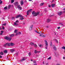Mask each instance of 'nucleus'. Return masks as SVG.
<instances>
[{
	"label": "nucleus",
	"instance_id": "29",
	"mask_svg": "<svg viewBox=\"0 0 65 65\" xmlns=\"http://www.w3.org/2000/svg\"><path fill=\"white\" fill-rule=\"evenodd\" d=\"M48 42H47L46 43H45L46 46H48Z\"/></svg>",
	"mask_w": 65,
	"mask_h": 65
},
{
	"label": "nucleus",
	"instance_id": "20",
	"mask_svg": "<svg viewBox=\"0 0 65 65\" xmlns=\"http://www.w3.org/2000/svg\"><path fill=\"white\" fill-rule=\"evenodd\" d=\"M18 4V2H17L15 3L14 5H17Z\"/></svg>",
	"mask_w": 65,
	"mask_h": 65
},
{
	"label": "nucleus",
	"instance_id": "62",
	"mask_svg": "<svg viewBox=\"0 0 65 65\" xmlns=\"http://www.w3.org/2000/svg\"><path fill=\"white\" fill-rule=\"evenodd\" d=\"M0 30H2V28L1 27H0Z\"/></svg>",
	"mask_w": 65,
	"mask_h": 65
},
{
	"label": "nucleus",
	"instance_id": "54",
	"mask_svg": "<svg viewBox=\"0 0 65 65\" xmlns=\"http://www.w3.org/2000/svg\"><path fill=\"white\" fill-rule=\"evenodd\" d=\"M58 29H59L60 28V27H58L57 28Z\"/></svg>",
	"mask_w": 65,
	"mask_h": 65
},
{
	"label": "nucleus",
	"instance_id": "17",
	"mask_svg": "<svg viewBox=\"0 0 65 65\" xmlns=\"http://www.w3.org/2000/svg\"><path fill=\"white\" fill-rule=\"evenodd\" d=\"M8 37H7V36H5V38H4V39H5L6 40H8Z\"/></svg>",
	"mask_w": 65,
	"mask_h": 65
},
{
	"label": "nucleus",
	"instance_id": "9",
	"mask_svg": "<svg viewBox=\"0 0 65 65\" xmlns=\"http://www.w3.org/2000/svg\"><path fill=\"white\" fill-rule=\"evenodd\" d=\"M8 52V51L7 50H4L3 51V52L5 54L7 53Z\"/></svg>",
	"mask_w": 65,
	"mask_h": 65
},
{
	"label": "nucleus",
	"instance_id": "4",
	"mask_svg": "<svg viewBox=\"0 0 65 65\" xmlns=\"http://www.w3.org/2000/svg\"><path fill=\"white\" fill-rule=\"evenodd\" d=\"M32 10V9H30L28 10H27V15H29V13Z\"/></svg>",
	"mask_w": 65,
	"mask_h": 65
},
{
	"label": "nucleus",
	"instance_id": "25",
	"mask_svg": "<svg viewBox=\"0 0 65 65\" xmlns=\"http://www.w3.org/2000/svg\"><path fill=\"white\" fill-rule=\"evenodd\" d=\"M14 0H11V3H12L14 2Z\"/></svg>",
	"mask_w": 65,
	"mask_h": 65
},
{
	"label": "nucleus",
	"instance_id": "19",
	"mask_svg": "<svg viewBox=\"0 0 65 65\" xmlns=\"http://www.w3.org/2000/svg\"><path fill=\"white\" fill-rule=\"evenodd\" d=\"M14 25H15V26H18V24L14 22Z\"/></svg>",
	"mask_w": 65,
	"mask_h": 65
},
{
	"label": "nucleus",
	"instance_id": "1",
	"mask_svg": "<svg viewBox=\"0 0 65 65\" xmlns=\"http://www.w3.org/2000/svg\"><path fill=\"white\" fill-rule=\"evenodd\" d=\"M14 45V44L12 43H7L4 45V46H12Z\"/></svg>",
	"mask_w": 65,
	"mask_h": 65
},
{
	"label": "nucleus",
	"instance_id": "6",
	"mask_svg": "<svg viewBox=\"0 0 65 65\" xmlns=\"http://www.w3.org/2000/svg\"><path fill=\"white\" fill-rule=\"evenodd\" d=\"M62 13V11H60L58 13V15H61Z\"/></svg>",
	"mask_w": 65,
	"mask_h": 65
},
{
	"label": "nucleus",
	"instance_id": "35",
	"mask_svg": "<svg viewBox=\"0 0 65 65\" xmlns=\"http://www.w3.org/2000/svg\"><path fill=\"white\" fill-rule=\"evenodd\" d=\"M7 8V7H5L4 8V9H5V10H6V9Z\"/></svg>",
	"mask_w": 65,
	"mask_h": 65
},
{
	"label": "nucleus",
	"instance_id": "30",
	"mask_svg": "<svg viewBox=\"0 0 65 65\" xmlns=\"http://www.w3.org/2000/svg\"><path fill=\"white\" fill-rule=\"evenodd\" d=\"M34 46L35 47H36L37 46V45L36 44H34Z\"/></svg>",
	"mask_w": 65,
	"mask_h": 65
},
{
	"label": "nucleus",
	"instance_id": "63",
	"mask_svg": "<svg viewBox=\"0 0 65 65\" xmlns=\"http://www.w3.org/2000/svg\"><path fill=\"white\" fill-rule=\"evenodd\" d=\"M57 65H61V64H57Z\"/></svg>",
	"mask_w": 65,
	"mask_h": 65
},
{
	"label": "nucleus",
	"instance_id": "23",
	"mask_svg": "<svg viewBox=\"0 0 65 65\" xmlns=\"http://www.w3.org/2000/svg\"><path fill=\"white\" fill-rule=\"evenodd\" d=\"M50 21H51V20L50 19H48L47 20V22H48H48H50Z\"/></svg>",
	"mask_w": 65,
	"mask_h": 65
},
{
	"label": "nucleus",
	"instance_id": "22",
	"mask_svg": "<svg viewBox=\"0 0 65 65\" xmlns=\"http://www.w3.org/2000/svg\"><path fill=\"white\" fill-rule=\"evenodd\" d=\"M38 53L37 50H35V54H36V53Z\"/></svg>",
	"mask_w": 65,
	"mask_h": 65
},
{
	"label": "nucleus",
	"instance_id": "7",
	"mask_svg": "<svg viewBox=\"0 0 65 65\" xmlns=\"http://www.w3.org/2000/svg\"><path fill=\"white\" fill-rule=\"evenodd\" d=\"M25 60H26L25 58H23L21 60H20V61H21V62H23V61H25Z\"/></svg>",
	"mask_w": 65,
	"mask_h": 65
},
{
	"label": "nucleus",
	"instance_id": "5",
	"mask_svg": "<svg viewBox=\"0 0 65 65\" xmlns=\"http://www.w3.org/2000/svg\"><path fill=\"white\" fill-rule=\"evenodd\" d=\"M18 8V9L20 10H22V7H21V6L19 5L17 6Z\"/></svg>",
	"mask_w": 65,
	"mask_h": 65
},
{
	"label": "nucleus",
	"instance_id": "49",
	"mask_svg": "<svg viewBox=\"0 0 65 65\" xmlns=\"http://www.w3.org/2000/svg\"><path fill=\"white\" fill-rule=\"evenodd\" d=\"M56 43H58V41L57 40H56Z\"/></svg>",
	"mask_w": 65,
	"mask_h": 65
},
{
	"label": "nucleus",
	"instance_id": "57",
	"mask_svg": "<svg viewBox=\"0 0 65 65\" xmlns=\"http://www.w3.org/2000/svg\"><path fill=\"white\" fill-rule=\"evenodd\" d=\"M16 55L17 56H18V53H17Z\"/></svg>",
	"mask_w": 65,
	"mask_h": 65
},
{
	"label": "nucleus",
	"instance_id": "47",
	"mask_svg": "<svg viewBox=\"0 0 65 65\" xmlns=\"http://www.w3.org/2000/svg\"><path fill=\"white\" fill-rule=\"evenodd\" d=\"M33 62H34V63H36V61H35V60H34V61Z\"/></svg>",
	"mask_w": 65,
	"mask_h": 65
},
{
	"label": "nucleus",
	"instance_id": "52",
	"mask_svg": "<svg viewBox=\"0 0 65 65\" xmlns=\"http://www.w3.org/2000/svg\"><path fill=\"white\" fill-rule=\"evenodd\" d=\"M17 35H18V33H17L15 35V36H17Z\"/></svg>",
	"mask_w": 65,
	"mask_h": 65
},
{
	"label": "nucleus",
	"instance_id": "11",
	"mask_svg": "<svg viewBox=\"0 0 65 65\" xmlns=\"http://www.w3.org/2000/svg\"><path fill=\"white\" fill-rule=\"evenodd\" d=\"M12 38L11 37H9L8 38V41H11V40Z\"/></svg>",
	"mask_w": 65,
	"mask_h": 65
},
{
	"label": "nucleus",
	"instance_id": "26",
	"mask_svg": "<svg viewBox=\"0 0 65 65\" xmlns=\"http://www.w3.org/2000/svg\"><path fill=\"white\" fill-rule=\"evenodd\" d=\"M17 31H18V30L15 29V30L14 31V32L15 33L17 32Z\"/></svg>",
	"mask_w": 65,
	"mask_h": 65
},
{
	"label": "nucleus",
	"instance_id": "60",
	"mask_svg": "<svg viewBox=\"0 0 65 65\" xmlns=\"http://www.w3.org/2000/svg\"><path fill=\"white\" fill-rule=\"evenodd\" d=\"M3 34L2 33H1L0 34V35H2Z\"/></svg>",
	"mask_w": 65,
	"mask_h": 65
},
{
	"label": "nucleus",
	"instance_id": "2",
	"mask_svg": "<svg viewBox=\"0 0 65 65\" xmlns=\"http://www.w3.org/2000/svg\"><path fill=\"white\" fill-rule=\"evenodd\" d=\"M23 18V16L21 14H19L16 17V18Z\"/></svg>",
	"mask_w": 65,
	"mask_h": 65
},
{
	"label": "nucleus",
	"instance_id": "3",
	"mask_svg": "<svg viewBox=\"0 0 65 65\" xmlns=\"http://www.w3.org/2000/svg\"><path fill=\"white\" fill-rule=\"evenodd\" d=\"M40 13V12H35V14L33 16L34 17H35V16L36 17V16L39 15Z\"/></svg>",
	"mask_w": 65,
	"mask_h": 65
},
{
	"label": "nucleus",
	"instance_id": "53",
	"mask_svg": "<svg viewBox=\"0 0 65 65\" xmlns=\"http://www.w3.org/2000/svg\"><path fill=\"white\" fill-rule=\"evenodd\" d=\"M44 41L45 42V43H46V42H47V41H46V40H45Z\"/></svg>",
	"mask_w": 65,
	"mask_h": 65
},
{
	"label": "nucleus",
	"instance_id": "38",
	"mask_svg": "<svg viewBox=\"0 0 65 65\" xmlns=\"http://www.w3.org/2000/svg\"><path fill=\"white\" fill-rule=\"evenodd\" d=\"M59 24L60 25H61V26H63V24H62V23H59Z\"/></svg>",
	"mask_w": 65,
	"mask_h": 65
},
{
	"label": "nucleus",
	"instance_id": "33",
	"mask_svg": "<svg viewBox=\"0 0 65 65\" xmlns=\"http://www.w3.org/2000/svg\"><path fill=\"white\" fill-rule=\"evenodd\" d=\"M52 42H51V43L50 44V45L51 46H52Z\"/></svg>",
	"mask_w": 65,
	"mask_h": 65
},
{
	"label": "nucleus",
	"instance_id": "58",
	"mask_svg": "<svg viewBox=\"0 0 65 65\" xmlns=\"http://www.w3.org/2000/svg\"><path fill=\"white\" fill-rule=\"evenodd\" d=\"M12 19H15V18L14 17H13L12 18Z\"/></svg>",
	"mask_w": 65,
	"mask_h": 65
},
{
	"label": "nucleus",
	"instance_id": "37",
	"mask_svg": "<svg viewBox=\"0 0 65 65\" xmlns=\"http://www.w3.org/2000/svg\"><path fill=\"white\" fill-rule=\"evenodd\" d=\"M6 23H5L4 24H3L2 25L3 26H6Z\"/></svg>",
	"mask_w": 65,
	"mask_h": 65
},
{
	"label": "nucleus",
	"instance_id": "48",
	"mask_svg": "<svg viewBox=\"0 0 65 65\" xmlns=\"http://www.w3.org/2000/svg\"><path fill=\"white\" fill-rule=\"evenodd\" d=\"M3 32H4V31H1V33H3Z\"/></svg>",
	"mask_w": 65,
	"mask_h": 65
},
{
	"label": "nucleus",
	"instance_id": "8",
	"mask_svg": "<svg viewBox=\"0 0 65 65\" xmlns=\"http://www.w3.org/2000/svg\"><path fill=\"white\" fill-rule=\"evenodd\" d=\"M15 35L14 34H12L11 35H10V37H13V36Z\"/></svg>",
	"mask_w": 65,
	"mask_h": 65
},
{
	"label": "nucleus",
	"instance_id": "16",
	"mask_svg": "<svg viewBox=\"0 0 65 65\" xmlns=\"http://www.w3.org/2000/svg\"><path fill=\"white\" fill-rule=\"evenodd\" d=\"M32 14H35V11H33L32 12Z\"/></svg>",
	"mask_w": 65,
	"mask_h": 65
},
{
	"label": "nucleus",
	"instance_id": "21",
	"mask_svg": "<svg viewBox=\"0 0 65 65\" xmlns=\"http://www.w3.org/2000/svg\"><path fill=\"white\" fill-rule=\"evenodd\" d=\"M53 48H54V50H55V51H56V50H57V48H56V46H54Z\"/></svg>",
	"mask_w": 65,
	"mask_h": 65
},
{
	"label": "nucleus",
	"instance_id": "10",
	"mask_svg": "<svg viewBox=\"0 0 65 65\" xmlns=\"http://www.w3.org/2000/svg\"><path fill=\"white\" fill-rule=\"evenodd\" d=\"M21 5H22L24 4V2L23 1H21Z\"/></svg>",
	"mask_w": 65,
	"mask_h": 65
},
{
	"label": "nucleus",
	"instance_id": "32",
	"mask_svg": "<svg viewBox=\"0 0 65 65\" xmlns=\"http://www.w3.org/2000/svg\"><path fill=\"white\" fill-rule=\"evenodd\" d=\"M31 55V52H29V53H28V55L29 56H30V55Z\"/></svg>",
	"mask_w": 65,
	"mask_h": 65
},
{
	"label": "nucleus",
	"instance_id": "56",
	"mask_svg": "<svg viewBox=\"0 0 65 65\" xmlns=\"http://www.w3.org/2000/svg\"><path fill=\"white\" fill-rule=\"evenodd\" d=\"M42 37H45V36L43 35V36Z\"/></svg>",
	"mask_w": 65,
	"mask_h": 65
},
{
	"label": "nucleus",
	"instance_id": "13",
	"mask_svg": "<svg viewBox=\"0 0 65 65\" xmlns=\"http://www.w3.org/2000/svg\"><path fill=\"white\" fill-rule=\"evenodd\" d=\"M10 50V52H11V53H12L13 52H14V49H11Z\"/></svg>",
	"mask_w": 65,
	"mask_h": 65
},
{
	"label": "nucleus",
	"instance_id": "50",
	"mask_svg": "<svg viewBox=\"0 0 65 65\" xmlns=\"http://www.w3.org/2000/svg\"><path fill=\"white\" fill-rule=\"evenodd\" d=\"M48 7H51V5H48Z\"/></svg>",
	"mask_w": 65,
	"mask_h": 65
},
{
	"label": "nucleus",
	"instance_id": "27",
	"mask_svg": "<svg viewBox=\"0 0 65 65\" xmlns=\"http://www.w3.org/2000/svg\"><path fill=\"white\" fill-rule=\"evenodd\" d=\"M43 4H44V3H41L40 4V6H42V5H43Z\"/></svg>",
	"mask_w": 65,
	"mask_h": 65
},
{
	"label": "nucleus",
	"instance_id": "41",
	"mask_svg": "<svg viewBox=\"0 0 65 65\" xmlns=\"http://www.w3.org/2000/svg\"><path fill=\"white\" fill-rule=\"evenodd\" d=\"M33 25H31L30 27V28H32L33 27Z\"/></svg>",
	"mask_w": 65,
	"mask_h": 65
},
{
	"label": "nucleus",
	"instance_id": "59",
	"mask_svg": "<svg viewBox=\"0 0 65 65\" xmlns=\"http://www.w3.org/2000/svg\"><path fill=\"white\" fill-rule=\"evenodd\" d=\"M62 12L63 13H65V11H63Z\"/></svg>",
	"mask_w": 65,
	"mask_h": 65
},
{
	"label": "nucleus",
	"instance_id": "36",
	"mask_svg": "<svg viewBox=\"0 0 65 65\" xmlns=\"http://www.w3.org/2000/svg\"><path fill=\"white\" fill-rule=\"evenodd\" d=\"M2 1L1 0H0V4H2Z\"/></svg>",
	"mask_w": 65,
	"mask_h": 65
},
{
	"label": "nucleus",
	"instance_id": "15",
	"mask_svg": "<svg viewBox=\"0 0 65 65\" xmlns=\"http://www.w3.org/2000/svg\"><path fill=\"white\" fill-rule=\"evenodd\" d=\"M34 43H33V42H30V45H34Z\"/></svg>",
	"mask_w": 65,
	"mask_h": 65
},
{
	"label": "nucleus",
	"instance_id": "28",
	"mask_svg": "<svg viewBox=\"0 0 65 65\" xmlns=\"http://www.w3.org/2000/svg\"><path fill=\"white\" fill-rule=\"evenodd\" d=\"M61 48L62 49H64V50H65V47L64 46H63Z\"/></svg>",
	"mask_w": 65,
	"mask_h": 65
},
{
	"label": "nucleus",
	"instance_id": "46",
	"mask_svg": "<svg viewBox=\"0 0 65 65\" xmlns=\"http://www.w3.org/2000/svg\"><path fill=\"white\" fill-rule=\"evenodd\" d=\"M4 27H3V26H2V29H3V30H4Z\"/></svg>",
	"mask_w": 65,
	"mask_h": 65
},
{
	"label": "nucleus",
	"instance_id": "64",
	"mask_svg": "<svg viewBox=\"0 0 65 65\" xmlns=\"http://www.w3.org/2000/svg\"><path fill=\"white\" fill-rule=\"evenodd\" d=\"M43 64H44V61L43 62Z\"/></svg>",
	"mask_w": 65,
	"mask_h": 65
},
{
	"label": "nucleus",
	"instance_id": "24",
	"mask_svg": "<svg viewBox=\"0 0 65 65\" xmlns=\"http://www.w3.org/2000/svg\"><path fill=\"white\" fill-rule=\"evenodd\" d=\"M0 55H3V52H1L0 53Z\"/></svg>",
	"mask_w": 65,
	"mask_h": 65
},
{
	"label": "nucleus",
	"instance_id": "14",
	"mask_svg": "<svg viewBox=\"0 0 65 65\" xmlns=\"http://www.w3.org/2000/svg\"><path fill=\"white\" fill-rule=\"evenodd\" d=\"M55 4H52V7L53 8L54 7H55Z\"/></svg>",
	"mask_w": 65,
	"mask_h": 65
},
{
	"label": "nucleus",
	"instance_id": "44",
	"mask_svg": "<svg viewBox=\"0 0 65 65\" xmlns=\"http://www.w3.org/2000/svg\"><path fill=\"white\" fill-rule=\"evenodd\" d=\"M51 59V57H49V58H48V60H50Z\"/></svg>",
	"mask_w": 65,
	"mask_h": 65
},
{
	"label": "nucleus",
	"instance_id": "42",
	"mask_svg": "<svg viewBox=\"0 0 65 65\" xmlns=\"http://www.w3.org/2000/svg\"><path fill=\"white\" fill-rule=\"evenodd\" d=\"M18 22H19V20H17L15 21V23H18Z\"/></svg>",
	"mask_w": 65,
	"mask_h": 65
},
{
	"label": "nucleus",
	"instance_id": "43",
	"mask_svg": "<svg viewBox=\"0 0 65 65\" xmlns=\"http://www.w3.org/2000/svg\"><path fill=\"white\" fill-rule=\"evenodd\" d=\"M24 18H20V20H24Z\"/></svg>",
	"mask_w": 65,
	"mask_h": 65
},
{
	"label": "nucleus",
	"instance_id": "18",
	"mask_svg": "<svg viewBox=\"0 0 65 65\" xmlns=\"http://www.w3.org/2000/svg\"><path fill=\"white\" fill-rule=\"evenodd\" d=\"M35 31L36 33H38V34H40V33L38 32L37 31H36V30H35Z\"/></svg>",
	"mask_w": 65,
	"mask_h": 65
},
{
	"label": "nucleus",
	"instance_id": "55",
	"mask_svg": "<svg viewBox=\"0 0 65 65\" xmlns=\"http://www.w3.org/2000/svg\"><path fill=\"white\" fill-rule=\"evenodd\" d=\"M19 34H21V32H19Z\"/></svg>",
	"mask_w": 65,
	"mask_h": 65
},
{
	"label": "nucleus",
	"instance_id": "12",
	"mask_svg": "<svg viewBox=\"0 0 65 65\" xmlns=\"http://www.w3.org/2000/svg\"><path fill=\"white\" fill-rule=\"evenodd\" d=\"M44 11L45 12H47L48 11V10L46 8H45L44 9Z\"/></svg>",
	"mask_w": 65,
	"mask_h": 65
},
{
	"label": "nucleus",
	"instance_id": "40",
	"mask_svg": "<svg viewBox=\"0 0 65 65\" xmlns=\"http://www.w3.org/2000/svg\"><path fill=\"white\" fill-rule=\"evenodd\" d=\"M47 46H46V47H45V48L46 49H47Z\"/></svg>",
	"mask_w": 65,
	"mask_h": 65
},
{
	"label": "nucleus",
	"instance_id": "31",
	"mask_svg": "<svg viewBox=\"0 0 65 65\" xmlns=\"http://www.w3.org/2000/svg\"><path fill=\"white\" fill-rule=\"evenodd\" d=\"M10 7H11V5H9L8 7V9H9Z\"/></svg>",
	"mask_w": 65,
	"mask_h": 65
},
{
	"label": "nucleus",
	"instance_id": "39",
	"mask_svg": "<svg viewBox=\"0 0 65 65\" xmlns=\"http://www.w3.org/2000/svg\"><path fill=\"white\" fill-rule=\"evenodd\" d=\"M32 28H31V27H30L29 28V30H32Z\"/></svg>",
	"mask_w": 65,
	"mask_h": 65
},
{
	"label": "nucleus",
	"instance_id": "45",
	"mask_svg": "<svg viewBox=\"0 0 65 65\" xmlns=\"http://www.w3.org/2000/svg\"><path fill=\"white\" fill-rule=\"evenodd\" d=\"M2 58V56L0 54V58Z\"/></svg>",
	"mask_w": 65,
	"mask_h": 65
},
{
	"label": "nucleus",
	"instance_id": "34",
	"mask_svg": "<svg viewBox=\"0 0 65 65\" xmlns=\"http://www.w3.org/2000/svg\"><path fill=\"white\" fill-rule=\"evenodd\" d=\"M39 36L41 37H42L43 36V35L42 34H40V35Z\"/></svg>",
	"mask_w": 65,
	"mask_h": 65
},
{
	"label": "nucleus",
	"instance_id": "51",
	"mask_svg": "<svg viewBox=\"0 0 65 65\" xmlns=\"http://www.w3.org/2000/svg\"><path fill=\"white\" fill-rule=\"evenodd\" d=\"M39 46H40V47H41L42 46V45H40Z\"/></svg>",
	"mask_w": 65,
	"mask_h": 65
},
{
	"label": "nucleus",
	"instance_id": "61",
	"mask_svg": "<svg viewBox=\"0 0 65 65\" xmlns=\"http://www.w3.org/2000/svg\"><path fill=\"white\" fill-rule=\"evenodd\" d=\"M65 58V57H63V59H64Z\"/></svg>",
	"mask_w": 65,
	"mask_h": 65
}]
</instances>
